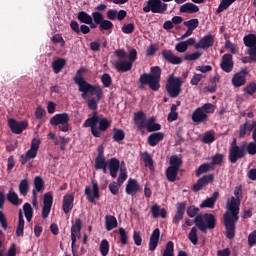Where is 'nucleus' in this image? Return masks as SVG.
<instances>
[{"mask_svg":"<svg viewBox=\"0 0 256 256\" xmlns=\"http://www.w3.org/2000/svg\"><path fill=\"white\" fill-rule=\"evenodd\" d=\"M85 73H87V68L81 67L77 70L74 77V83L78 85V91L82 93V99H88V109L94 111L92 117L85 120L83 127H90L93 137H101V132L97 129V124L99 123V113H97V109L99 107V101L103 99V88L87 82V80L83 78ZM92 95H96V98L89 99Z\"/></svg>","mask_w":256,"mask_h":256,"instance_id":"obj_1","label":"nucleus"},{"mask_svg":"<svg viewBox=\"0 0 256 256\" xmlns=\"http://www.w3.org/2000/svg\"><path fill=\"white\" fill-rule=\"evenodd\" d=\"M241 207V200L237 196L231 197L227 202V211L223 214L224 227L226 229L225 236L227 239H235V231L237 229V222L239 221V211Z\"/></svg>","mask_w":256,"mask_h":256,"instance_id":"obj_2","label":"nucleus"},{"mask_svg":"<svg viewBox=\"0 0 256 256\" xmlns=\"http://www.w3.org/2000/svg\"><path fill=\"white\" fill-rule=\"evenodd\" d=\"M114 55L118 58L114 62V67L119 73H127L133 69V63L137 61V50L132 48L129 53L124 49H118L114 52Z\"/></svg>","mask_w":256,"mask_h":256,"instance_id":"obj_3","label":"nucleus"},{"mask_svg":"<svg viewBox=\"0 0 256 256\" xmlns=\"http://www.w3.org/2000/svg\"><path fill=\"white\" fill-rule=\"evenodd\" d=\"M161 67L152 66L149 73H143L139 77V89H145V85H148L151 91H157L161 89Z\"/></svg>","mask_w":256,"mask_h":256,"instance_id":"obj_4","label":"nucleus"},{"mask_svg":"<svg viewBox=\"0 0 256 256\" xmlns=\"http://www.w3.org/2000/svg\"><path fill=\"white\" fill-rule=\"evenodd\" d=\"M194 223L199 231L207 233V229L212 230L217 227V218L213 214L205 213L204 215H197Z\"/></svg>","mask_w":256,"mask_h":256,"instance_id":"obj_5","label":"nucleus"},{"mask_svg":"<svg viewBox=\"0 0 256 256\" xmlns=\"http://www.w3.org/2000/svg\"><path fill=\"white\" fill-rule=\"evenodd\" d=\"M247 155L245 151V142L237 145V138H234L230 144L229 161L230 163H237L239 159H243Z\"/></svg>","mask_w":256,"mask_h":256,"instance_id":"obj_6","label":"nucleus"},{"mask_svg":"<svg viewBox=\"0 0 256 256\" xmlns=\"http://www.w3.org/2000/svg\"><path fill=\"white\" fill-rule=\"evenodd\" d=\"M181 85H183L181 78L170 75L166 83V91L169 97L175 99L178 95H181Z\"/></svg>","mask_w":256,"mask_h":256,"instance_id":"obj_7","label":"nucleus"},{"mask_svg":"<svg viewBox=\"0 0 256 256\" xmlns=\"http://www.w3.org/2000/svg\"><path fill=\"white\" fill-rule=\"evenodd\" d=\"M69 121V114L59 113L50 119V125L52 127H58L59 131H62V133H67L69 131Z\"/></svg>","mask_w":256,"mask_h":256,"instance_id":"obj_8","label":"nucleus"},{"mask_svg":"<svg viewBox=\"0 0 256 256\" xmlns=\"http://www.w3.org/2000/svg\"><path fill=\"white\" fill-rule=\"evenodd\" d=\"M92 17H93L94 25H99V30L101 32L109 31V33H111V31H113V27H114L113 22H111L110 20H105L101 12H93Z\"/></svg>","mask_w":256,"mask_h":256,"instance_id":"obj_9","label":"nucleus"},{"mask_svg":"<svg viewBox=\"0 0 256 256\" xmlns=\"http://www.w3.org/2000/svg\"><path fill=\"white\" fill-rule=\"evenodd\" d=\"M144 13H159L163 14L167 11V4L161 0H148L146 6L143 7Z\"/></svg>","mask_w":256,"mask_h":256,"instance_id":"obj_10","label":"nucleus"},{"mask_svg":"<svg viewBox=\"0 0 256 256\" xmlns=\"http://www.w3.org/2000/svg\"><path fill=\"white\" fill-rule=\"evenodd\" d=\"M213 181H215V175L206 174L199 178L197 182L192 186V191H194V193H199L203 187H207V185H209V183H213Z\"/></svg>","mask_w":256,"mask_h":256,"instance_id":"obj_11","label":"nucleus"},{"mask_svg":"<svg viewBox=\"0 0 256 256\" xmlns=\"http://www.w3.org/2000/svg\"><path fill=\"white\" fill-rule=\"evenodd\" d=\"M8 126L10 127L12 133L15 135H21L27 127H29V123L27 121H17L13 118L8 120Z\"/></svg>","mask_w":256,"mask_h":256,"instance_id":"obj_12","label":"nucleus"},{"mask_svg":"<svg viewBox=\"0 0 256 256\" xmlns=\"http://www.w3.org/2000/svg\"><path fill=\"white\" fill-rule=\"evenodd\" d=\"M92 189L93 192L91 187L87 186L84 191L89 203H95V199L101 197V194L99 193V184L95 180H92Z\"/></svg>","mask_w":256,"mask_h":256,"instance_id":"obj_13","label":"nucleus"},{"mask_svg":"<svg viewBox=\"0 0 256 256\" xmlns=\"http://www.w3.org/2000/svg\"><path fill=\"white\" fill-rule=\"evenodd\" d=\"M97 153L94 169H96V171H100L101 168L108 165V161L105 159V147H103V145L98 146Z\"/></svg>","mask_w":256,"mask_h":256,"instance_id":"obj_14","label":"nucleus"},{"mask_svg":"<svg viewBox=\"0 0 256 256\" xmlns=\"http://www.w3.org/2000/svg\"><path fill=\"white\" fill-rule=\"evenodd\" d=\"M222 71L225 73H231L233 71L234 62L232 54H224L220 63Z\"/></svg>","mask_w":256,"mask_h":256,"instance_id":"obj_15","label":"nucleus"},{"mask_svg":"<svg viewBox=\"0 0 256 256\" xmlns=\"http://www.w3.org/2000/svg\"><path fill=\"white\" fill-rule=\"evenodd\" d=\"M215 43V37L212 34L204 36L194 45L195 49H209L213 47Z\"/></svg>","mask_w":256,"mask_h":256,"instance_id":"obj_16","label":"nucleus"},{"mask_svg":"<svg viewBox=\"0 0 256 256\" xmlns=\"http://www.w3.org/2000/svg\"><path fill=\"white\" fill-rule=\"evenodd\" d=\"M185 209H187V204L185 202H180L177 204L176 214L172 219L174 225H179V222L183 221V217H185Z\"/></svg>","mask_w":256,"mask_h":256,"instance_id":"obj_17","label":"nucleus"},{"mask_svg":"<svg viewBox=\"0 0 256 256\" xmlns=\"http://www.w3.org/2000/svg\"><path fill=\"white\" fill-rule=\"evenodd\" d=\"M162 57L167 63H171V65H181L183 63V58L175 56L171 50H163Z\"/></svg>","mask_w":256,"mask_h":256,"instance_id":"obj_18","label":"nucleus"},{"mask_svg":"<svg viewBox=\"0 0 256 256\" xmlns=\"http://www.w3.org/2000/svg\"><path fill=\"white\" fill-rule=\"evenodd\" d=\"M134 123L138 127L139 131H143L147 125V115L143 111L134 113Z\"/></svg>","mask_w":256,"mask_h":256,"instance_id":"obj_19","label":"nucleus"},{"mask_svg":"<svg viewBox=\"0 0 256 256\" xmlns=\"http://www.w3.org/2000/svg\"><path fill=\"white\" fill-rule=\"evenodd\" d=\"M141 191V185L136 179L130 178L126 184V193L127 195H135Z\"/></svg>","mask_w":256,"mask_h":256,"instance_id":"obj_20","label":"nucleus"},{"mask_svg":"<svg viewBox=\"0 0 256 256\" xmlns=\"http://www.w3.org/2000/svg\"><path fill=\"white\" fill-rule=\"evenodd\" d=\"M120 162L117 158H110L108 160V169L110 171V176L112 179H116L119 173Z\"/></svg>","mask_w":256,"mask_h":256,"instance_id":"obj_21","label":"nucleus"},{"mask_svg":"<svg viewBox=\"0 0 256 256\" xmlns=\"http://www.w3.org/2000/svg\"><path fill=\"white\" fill-rule=\"evenodd\" d=\"M160 237H161V230H159V228H156L150 236V241H149L150 251H155V249H157V246L159 245Z\"/></svg>","mask_w":256,"mask_h":256,"instance_id":"obj_22","label":"nucleus"},{"mask_svg":"<svg viewBox=\"0 0 256 256\" xmlns=\"http://www.w3.org/2000/svg\"><path fill=\"white\" fill-rule=\"evenodd\" d=\"M77 19L78 21H80L81 23H85V25H89L91 27V29H95L97 27V25H95L93 23V17L91 15H89L87 12L85 11H80L77 15Z\"/></svg>","mask_w":256,"mask_h":256,"instance_id":"obj_23","label":"nucleus"},{"mask_svg":"<svg viewBox=\"0 0 256 256\" xmlns=\"http://www.w3.org/2000/svg\"><path fill=\"white\" fill-rule=\"evenodd\" d=\"M74 201H75V197L71 194L65 195L63 197L62 209L66 215L71 213V211L73 210Z\"/></svg>","mask_w":256,"mask_h":256,"instance_id":"obj_24","label":"nucleus"},{"mask_svg":"<svg viewBox=\"0 0 256 256\" xmlns=\"http://www.w3.org/2000/svg\"><path fill=\"white\" fill-rule=\"evenodd\" d=\"M83 229V220L77 218L71 227V238L81 239V230Z\"/></svg>","mask_w":256,"mask_h":256,"instance_id":"obj_25","label":"nucleus"},{"mask_svg":"<svg viewBox=\"0 0 256 256\" xmlns=\"http://www.w3.org/2000/svg\"><path fill=\"white\" fill-rule=\"evenodd\" d=\"M163 139H165V134L162 132L152 133L148 136V145H150V147H156Z\"/></svg>","mask_w":256,"mask_h":256,"instance_id":"obj_26","label":"nucleus"},{"mask_svg":"<svg viewBox=\"0 0 256 256\" xmlns=\"http://www.w3.org/2000/svg\"><path fill=\"white\" fill-rule=\"evenodd\" d=\"M217 199H219V192H214L210 198H207L200 204V209H213Z\"/></svg>","mask_w":256,"mask_h":256,"instance_id":"obj_27","label":"nucleus"},{"mask_svg":"<svg viewBox=\"0 0 256 256\" xmlns=\"http://www.w3.org/2000/svg\"><path fill=\"white\" fill-rule=\"evenodd\" d=\"M207 119H209V116L205 114V112L201 110L200 107L197 108L192 114V121L194 123H205Z\"/></svg>","mask_w":256,"mask_h":256,"instance_id":"obj_28","label":"nucleus"},{"mask_svg":"<svg viewBox=\"0 0 256 256\" xmlns=\"http://www.w3.org/2000/svg\"><path fill=\"white\" fill-rule=\"evenodd\" d=\"M177 175H179L178 168H174V166H169L166 169V178L170 183H175V181H179V177H177Z\"/></svg>","mask_w":256,"mask_h":256,"instance_id":"obj_29","label":"nucleus"},{"mask_svg":"<svg viewBox=\"0 0 256 256\" xmlns=\"http://www.w3.org/2000/svg\"><path fill=\"white\" fill-rule=\"evenodd\" d=\"M65 65H67V60H65V58H58L56 60H53L52 62L53 72L56 75H59V72L65 69Z\"/></svg>","mask_w":256,"mask_h":256,"instance_id":"obj_30","label":"nucleus"},{"mask_svg":"<svg viewBox=\"0 0 256 256\" xmlns=\"http://www.w3.org/2000/svg\"><path fill=\"white\" fill-rule=\"evenodd\" d=\"M180 13H190V14L199 13V6L191 2H187L182 6H180Z\"/></svg>","mask_w":256,"mask_h":256,"instance_id":"obj_31","label":"nucleus"},{"mask_svg":"<svg viewBox=\"0 0 256 256\" xmlns=\"http://www.w3.org/2000/svg\"><path fill=\"white\" fill-rule=\"evenodd\" d=\"M151 213L154 219H157L159 217H162V219H165V217H167V210H165V208L161 209V207H159V205L157 204L151 207Z\"/></svg>","mask_w":256,"mask_h":256,"instance_id":"obj_32","label":"nucleus"},{"mask_svg":"<svg viewBox=\"0 0 256 256\" xmlns=\"http://www.w3.org/2000/svg\"><path fill=\"white\" fill-rule=\"evenodd\" d=\"M6 199L7 201H9V203L15 205L16 207H19V205L23 203V200L19 199V195L17 194V192L11 190L7 193Z\"/></svg>","mask_w":256,"mask_h":256,"instance_id":"obj_33","label":"nucleus"},{"mask_svg":"<svg viewBox=\"0 0 256 256\" xmlns=\"http://www.w3.org/2000/svg\"><path fill=\"white\" fill-rule=\"evenodd\" d=\"M244 45L248 47V49H252L256 51V35L255 34H248L243 38Z\"/></svg>","mask_w":256,"mask_h":256,"instance_id":"obj_34","label":"nucleus"},{"mask_svg":"<svg viewBox=\"0 0 256 256\" xmlns=\"http://www.w3.org/2000/svg\"><path fill=\"white\" fill-rule=\"evenodd\" d=\"M24 229H25V219L23 218V212L20 210L19 216H18V225L16 228L17 237H23Z\"/></svg>","mask_w":256,"mask_h":256,"instance_id":"obj_35","label":"nucleus"},{"mask_svg":"<svg viewBox=\"0 0 256 256\" xmlns=\"http://www.w3.org/2000/svg\"><path fill=\"white\" fill-rule=\"evenodd\" d=\"M117 218L113 215H106L105 216V226L106 231H113L117 227Z\"/></svg>","mask_w":256,"mask_h":256,"instance_id":"obj_36","label":"nucleus"},{"mask_svg":"<svg viewBox=\"0 0 256 256\" xmlns=\"http://www.w3.org/2000/svg\"><path fill=\"white\" fill-rule=\"evenodd\" d=\"M32 191H35V194L41 193L45 191V181H43V178L41 176H36L34 178V189Z\"/></svg>","mask_w":256,"mask_h":256,"instance_id":"obj_37","label":"nucleus"},{"mask_svg":"<svg viewBox=\"0 0 256 256\" xmlns=\"http://www.w3.org/2000/svg\"><path fill=\"white\" fill-rule=\"evenodd\" d=\"M148 133H153L155 131H161V124L155 123V117H151L147 124L145 125Z\"/></svg>","mask_w":256,"mask_h":256,"instance_id":"obj_38","label":"nucleus"},{"mask_svg":"<svg viewBox=\"0 0 256 256\" xmlns=\"http://www.w3.org/2000/svg\"><path fill=\"white\" fill-rule=\"evenodd\" d=\"M247 83V78L245 76H242L239 73H235L234 76L232 77V85L234 87H243Z\"/></svg>","mask_w":256,"mask_h":256,"instance_id":"obj_39","label":"nucleus"},{"mask_svg":"<svg viewBox=\"0 0 256 256\" xmlns=\"http://www.w3.org/2000/svg\"><path fill=\"white\" fill-rule=\"evenodd\" d=\"M141 159L145 163V167H148V169L153 170V157H151V154L149 152L145 151L142 152L141 154Z\"/></svg>","mask_w":256,"mask_h":256,"instance_id":"obj_40","label":"nucleus"},{"mask_svg":"<svg viewBox=\"0 0 256 256\" xmlns=\"http://www.w3.org/2000/svg\"><path fill=\"white\" fill-rule=\"evenodd\" d=\"M23 211L26 217V221H28V223H31V220L33 219V207H31V204L29 202H26L23 205Z\"/></svg>","mask_w":256,"mask_h":256,"instance_id":"obj_41","label":"nucleus"},{"mask_svg":"<svg viewBox=\"0 0 256 256\" xmlns=\"http://www.w3.org/2000/svg\"><path fill=\"white\" fill-rule=\"evenodd\" d=\"M19 193L23 197H27V193H29V180L28 179H23L20 181Z\"/></svg>","mask_w":256,"mask_h":256,"instance_id":"obj_42","label":"nucleus"},{"mask_svg":"<svg viewBox=\"0 0 256 256\" xmlns=\"http://www.w3.org/2000/svg\"><path fill=\"white\" fill-rule=\"evenodd\" d=\"M247 53L249 56L243 57L241 59L242 63H256V50L248 49Z\"/></svg>","mask_w":256,"mask_h":256,"instance_id":"obj_43","label":"nucleus"},{"mask_svg":"<svg viewBox=\"0 0 256 256\" xmlns=\"http://www.w3.org/2000/svg\"><path fill=\"white\" fill-rule=\"evenodd\" d=\"M162 256H175V243L168 241Z\"/></svg>","mask_w":256,"mask_h":256,"instance_id":"obj_44","label":"nucleus"},{"mask_svg":"<svg viewBox=\"0 0 256 256\" xmlns=\"http://www.w3.org/2000/svg\"><path fill=\"white\" fill-rule=\"evenodd\" d=\"M170 167H174L175 169H181V165H183V159L177 155H172L170 157Z\"/></svg>","mask_w":256,"mask_h":256,"instance_id":"obj_45","label":"nucleus"},{"mask_svg":"<svg viewBox=\"0 0 256 256\" xmlns=\"http://www.w3.org/2000/svg\"><path fill=\"white\" fill-rule=\"evenodd\" d=\"M197 227H192L189 234L188 239L192 243V245H197L199 243V236L197 235Z\"/></svg>","mask_w":256,"mask_h":256,"instance_id":"obj_46","label":"nucleus"},{"mask_svg":"<svg viewBox=\"0 0 256 256\" xmlns=\"http://www.w3.org/2000/svg\"><path fill=\"white\" fill-rule=\"evenodd\" d=\"M39 145H41V140L33 138L28 151L37 157V153H39Z\"/></svg>","mask_w":256,"mask_h":256,"instance_id":"obj_47","label":"nucleus"},{"mask_svg":"<svg viewBox=\"0 0 256 256\" xmlns=\"http://www.w3.org/2000/svg\"><path fill=\"white\" fill-rule=\"evenodd\" d=\"M236 0H222L217 8V13H223L226 9H229Z\"/></svg>","mask_w":256,"mask_h":256,"instance_id":"obj_48","label":"nucleus"},{"mask_svg":"<svg viewBox=\"0 0 256 256\" xmlns=\"http://www.w3.org/2000/svg\"><path fill=\"white\" fill-rule=\"evenodd\" d=\"M113 131V141H115L116 143H120V141H123L125 139V131L118 128H114Z\"/></svg>","mask_w":256,"mask_h":256,"instance_id":"obj_49","label":"nucleus"},{"mask_svg":"<svg viewBox=\"0 0 256 256\" xmlns=\"http://www.w3.org/2000/svg\"><path fill=\"white\" fill-rule=\"evenodd\" d=\"M211 170V164H201L196 170V177H201L204 173H208Z\"/></svg>","mask_w":256,"mask_h":256,"instance_id":"obj_50","label":"nucleus"},{"mask_svg":"<svg viewBox=\"0 0 256 256\" xmlns=\"http://www.w3.org/2000/svg\"><path fill=\"white\" fill-rule=\"evenodd\" d=\"M99 126H98V131L101 133L107 131L109 127H111V121H108L107 118H102L99 120Z\"/></svg>","mask_w":256,"mask_h":256,"instance_id":"obj_51","label":"nucleus"},{"mask_svg":"<svg viewBox=\"0 0 256 256\" xmlns=\"http://www.w3.org/2000/svg\"><path fill=\"white\" fill-rule=\"evenodd\" d=\"M35 157H37L35 154H33L32 152H29V150H27V152L25 154H22L20 156V163H21V165H27V162L31 161V159H35Z\"/></svg>","mask_w":256,"mask_h":256,"instance_id":"obj_52","label":"nucleus"},{"mask_svg":"<svg viewBox=\"0 0 256 256\" xmlns=\"http://www.w3.org/2000/svg\"><path fill=\"white\" fill-rule=\"evenodd\" d=\"M99 249L102 256L109 255V241L107 239H103L100 243Z\"/></svg>","mask_w":256,"mask_h":256,"instance_id":"obj_53","label":"nucleus"},{"mask_svg":"<svg viewBox=\"0 0 256 256\" xmlns=\"http://www.w3.org/2000/svg\"><path fill=\"white\" fill-rule=\"evenodd\" d=\"M118 233L120 235V243H122V245H127L129 241V236L127 235V231H125V228L120 227L118 229Z\"/></svg>","mask_w":256,"mask_h":256,"instance_id":"obj_54","label":"nucleus"},{"mask_svg":"<svg viewBox=\"0 0 256 256\" xmlns=\"http://www.w3.org/2000/svg\"><path fill=\"white\" fill-rule=\"evenodd\" d=\"M184 25H185L186 27H188V29H190V30H192V31H195V29H197V28L199 27V19L194 18V19L185 21V22H184Z\"/></svg>","mask_w":256,"mask_h":256,"instance_id":"obj_55","label":"nucleus"},{"mask_svg":"<svg viewBox=\"0 0 256 256\" xmlns=\"http://www.w3.org/2000/svg\"><path fill=\"white\" fill-rule=\"evenodd\" d=\"M248 134H249V130L247 129V122H244L239 127L238 137L239 139H245V137H247Z\"/></svg>","mask_w":256,"mask_h":256,"instance_id":"obj_56","label":"nucleus"},{"mask_svg":"<svg viewBox=\"0 0 256 256\" xmlns=\"http://www.w3.org/2000/svg\"><path fill=\"white\" fill-rule=\"evenodd\" d=\"M101 83L106 88L111 87V83H113V79L111 78V75H109V73H104L101 76Z\"/></svg>","mask_w":256,"mask_h":256,"instance_id":"obj_57","label":"nucleus"},{"mask_svg":"<svg viewBox=\"0 0 256 256\" xmlns=\"http://www.w3.org/2000/svg\"><path fill=\"white\" fill-rule=\"evenodd\" d=\"M225 49H229L230 53H232L233 55H237V53H239V48L237 47V45L229 40L225 42Z\"/></svg>","mask_w":256,"mask_h":256,"instance_id":"obj_58","label":"nucleus"},{"mask_svg":"<svg viewBox=\"0 0 256 256\" xmlns=\"http://www.w3.org/2000/svg\"><path fill=\"white\" fill-rule=\"evenodd\" d=\"M43 205L47 207H53V194L51 192L44 194Z\"/></svg>","mask_w":256,"mask_h":256,"instance_id":"obj_59","label":"nucleus"},{"mask_svg":"<svg viewBox=\"0 0 256 256\" xmlns=\"http://www.w3.org/2000/svg\"><path fill=\"white\" fill-rule=\"evenodd\" d=\"M245 151L249 155H256V143L255 142H250V143L247 144L245 142Z\"/></svg>","mask_w":256,"mask_h":256,"instance_id":"obj_60","label":"nucleus"},{"mask_svg":"<svg viewBox=\"0 0 256 256\" xmlns=\"http://www.w3.org/2000/svg\"><path fill=\"white\" fill-rule=\"evenodd\" d=\"M200 108L205 113V115L215 113V106L211 103H206Z\"/></svg>","mask_w":256,"mask_h":256,"instance_id":"obj_61","label":"nucleus"},{"mask_svg":"<svg viewBox=\"0 0 256 256\" xmlns=\"http://www.w3.org/2000/svg\"><path fill=\"white\" fill-rule=\"evenodd\" d=\"M119 187H121V185L117 182H112L108 185V189L112 195H119Z\"/></svg>","mask_w":256,"mask_h":256,"instance_id":"obj_62","label":"nucleus"},{"mask_svg":"<svg viewBox=\"0 0 256 256\" xmlns=\"http://www.w3.org/2000/svg\"><path fill=\"white\" fill-rule=\"evenodd\" d=\"M244 91H245V93H247V95H255V93H256V83L255 82L249 83L244 88Z\"/></svg>","mask_w":256,"mask_h":256,"instance_id":"obj_63","label":"nucleus"},{"mask_svg":"<svg viewBox=\"0 0 256 256\" xmlns=\"http://www.w3.org/2000/svg\"><path fill=\"white\" fill-rule=\"evenodd\" d=\"M223 159V154H215L214 156H212V165H222Z\"/></svg>","mask_w":256,"mask_h":256,"instance_id":"obj_64","label":"nucleus"}]
</instances>
